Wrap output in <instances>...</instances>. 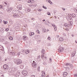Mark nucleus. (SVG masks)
Here are the masks:
<instances>
[{"instance_id":"obj_60","label":"nucleus","mask_w":77,"mask_h":77,"mask_svg":"<svg viewBox=\"0 0 77 77\" xmlns=\"http://www.w3.org/2000/svg\"><path fill=\"white\" fill-rule=\"evenodd\" d=\"M28 3H30V0H29L28 1Z\"/></svg>"},{"instance_id":"obj_19","label":"nucleus","mask_w":77,"mask_h":77,"mask_svg":"<svg viewBox=\"0 0 77 77\" xmlns=\"http://www.w3.org/2000/svg\"><path fill=\"white\" fill-rule=\"evenodd\" d=\"M8 39H10V40H12L13 39V38L12 36H10V37L8 38Z\"/></svg>"},{"instance_id":"obj_58","label":"nucleus","mask_w":77,"mask_h":77,"mask_svg":"<svg viewBox=\"0 0 77 77\" xmlns=\"http://www.w3.org/2000/svg\"><path fill=\"white\" fill-rule=\"evenodd\" d=\"M5 4L6 5H7V3L6 2H4Z\"/></svg>"},{"instance_id":"obj_40","label":"nucleus","mask_w":77,"mask_h":77,"mask_svg":"<svg viewBox=\"0 0 77 77\" xmlns=\"http://www.w3.org/2000/svg\"><path fill=\"white\" fill-rule=\"evenodd\" d=\"M50 45H51V44H50V43H48V46H50Z\"/></svg>"},{"instance_id":"obj_38","label":"nucleus","mask_w":77,"mask_h":77,"mask_svg":"<svg viewBox=\"0 0 77 77\" xmlns=\"http://www.w3.org/2000/svg\"><path fill=\"white\" fill-rule=\"evenodd\" d=\"M69 15L71 17L70 18H71V17H72L73 18V17H72V14H70Z\"/></svg>"},{"instance_id":"obj_23","label":"nucleus","mask_w":77,"mask_h":77,"mask_svg":"<svg viewBox=\"0 0 77 77\" xmlns=\"http://www.w3.org/2000/svg\"><path fill=\"white\" fill-rule=\"evenodd\" d=\"M42 8H44V9H47V7H45L44 6H42Z\"/></svg>"},{"instance_id":"obj_49","label":"nucleus","mask_w":77,"mask_h":77,"mask_svg":"<svg viewBox=\"0 0 77 77\" xmlns=\"http://www.w3.org/2000/svg\"><path fill=\"white\" fill-rule=\"evenodd\" d=\"M42 74H45V72H43Z\"/></svg>"},{"instance_id":"obj_21","label":"nucleus","mask_w":77,"mask_h":77,"mask_svg":"<svg viewBox=\"0 0 77 77\" xmlns=\"http://www.w3.org/2000/svg\"><path fill=\"white\" fill-rule=\"evenodd\" d=\"M22 72V74L23 75H26L27 74V73H23V72Z\"/></svg>"},{"instance_id":"obj_47","label":"nucleus","mask_w":77,"mask_h":77,"mask_svg":"<svg viewBox=\"0 0 77 77\" xmlns=\"http://www.w3.org/2000/svg\"><path fill=\"white\" fill-rule=\"evenodd\" d=\"M0 8H3V6L0 5Z\"/></svg>"},{"instance_id":"obj_52","label":"nucleus","mask_w":77,"mask_h":77,"mask_svg":"<svg viewBox=\"0 0 77 77\" xmlns=\"http://www.w3.org/2000/svg\"><path fill=\"white\" fill-rule=\"evenodd\" d=\"M38 11L39 12H41V11H42V10H41V9H39L38 10Z\"/></svg>"},{"instance_id":"obj_39","label":"nucleus","mask_w":77,"mask_h":77,"mask_svg":"<svg viewBox=\"0 0 77 77\" xmlns=\"http://www.w3.org/2000/svg\"><path fill=\"white\" fill-rule=\"evenodd\" d=\"M33 67L34 68H36V65H34V66H33Z\"/></svg>"},{"instance_id":"obj_45","label":"nucleus","mask_w":77,"mask_h":77,"mask_svg":"<svg viewBox=\"0 0 77 77\" xmlns=\"http://www.w3.org/2000/svg\"><path fill=\"white\" fill-rule=\"evenodd\" d=\"M49 60H50V61H51H51L52 60V59H51V58H50Z\"/></svg>"},{"instance_id":"obj_55","label":"nucleus","mask_w":77,"mask_h":77,"mask_svg":"<svg viewBox=\"0 0 77 77\" xmlns=\"http://www.w3.org/2000/svg\"><path fill=\"white\" fill-rule=\"evenodd\" d=\"M34 65H35V64H34V63H33V64H32V66H34Z\"/></svg>"},{"instance_id":"obj_27","label":"nucleus","mask_w":77,"mask_h":77,"mask_svg":"<svg viewBox=\"0 0 77 77\" xmlns=\"http://www.w3.org/2000/svg\"><path fill=\"white\" fill-rule=\"evenodd\" d=\"M8 30H9V29L8 28L6 29H5V31H6V32H8Z\"/></svg>"},{"instance_id":"obj_33","label":"nucleus","mask_w":77,"mask_h":77,"mask_svg":"<svg viewBox=\"0 0 77 77\" xmlns=\"http://www.w3.org/2000/svg\"><path fill=\"white\" fill-rule=\"evenodd\" d=\"M41 57H42L43 58H44V55H42Z\"/></svg>"},{"instance_id":"obj_5","label":"nucleus","mask_w":77,"mask_h":77,"mask_svg":"<svg viewBox=\"0 0 77 77\" xmlns=\"http://www.w3.org/2000/svg\"><path fill=\"white\" fill-rule=\"evenodd\" d=\"M13 71H14V69L13 68H11L9 69L8 71L10 73H12Z\"/></svg>"},{"instance_id":"obj_18","label":"nucleus","mask_w":77,"mask_h":77,"mask_svg":"<svg viewBox=\"0 0 77 77\" xmlns=\"http://www.w3.org/2000/svg\"><path fill=\"white\" fill-rule=\"evenodd\" d=\"M59 40L60 41H62L63 40V38H60Z\"/></svg>"},{"instance_id":"obj_13","label":"nucleus","mask_w":77,"mask_h":77,"mask_svg":"<svg viewBox=\"0 0 77 77\" xmlns=\"http://www.w3.org/2000/svg\"><path fill=\"white\" fill-rule=\"evenodd\" d=\"M34 35V32H33L30 33L29 34V36H31L32 35Z\"/></svg>"},{"instance_id":"obj_37","label":"nucleus","mask_w":77,"mask_h":77,"mask_svg":"<svg viewBox=\"0 0 77 77\" xmlns=\"http://www.w3.org/2000/svg\"><path fill=\"white\" fill-rule=\"evenodd\" d=\"M37 6V5L36 4H35L34 5H33L32 6Z\"/></svg>"},{"instance_id":"obj_50","label":"nucleus","mask_w":77,"mask_h":77,"mask_svg":"<svg viewBox=\"0 0 77 77\" xmlns=\"http://www.w3.org/2000/svg\"><path fill=\"white\" fill-rule=\"evenodd\" d=\"M31 77H35V76L34 75H32Z\"/></svg>"},{"instance_id":"obj_46","label":"nucleus","mask_w":77,"mask_h":77,"mask_svg":"<svg viewBox=\"0 0 77 77\" xmlns=\"http://www.w3.org/2000/svg\"><path fill=\"white\" fill-rule=\"evenodd\" d=\"M66 66L69 65L68 63H66Z\"/></svg>"},{"instance_id":"obj_22","label":"nucleus","mask_w":77,"mask_h":77,"mask_svg":"<svg viewBox=\"0 0 77 77\" xmlns=\"http://www.w3.org/2000/svg\"><path fill=\"white\" fill-rule=\"evenodd\" d=\"M75 17V14H72V17H73V18H74Z\"/></svg>"},{"instance_id":"obj_42","label":"nucleus","mask_w":77,"mask_h":77,"mask_svg":"<svg viewBox=\"0 0 77 77\" xmlns=\"http://www.w3.org/2000/svg\"><path fill=\"white\" fill-rule=\"evenodd\" d=\"M27 73V71H25L24 72H23V73Z\"/></svg>"},{"instance_id":"obj_8","label":"nucleus","mask_w":77,"mask_h":77,"mask_svg":"<svg viewBox=\"0 0 77 77\" xmlns=\"http://www.w3.org/2000/svg\"><path fill=\"white\" fill-rule=\"evenodd\" d=\"M66 18L67 20H72V18L71 17H70L68 16H67Z\"/></svg>"},{"instance_id":"obj_7","label":"nucleus","mask_w":77,"mask_h":77,"mask_svg":"<svg viewBox=\"0 0 77 77\" xmlns=\"http://www.w3.org/2000/svg\"><path fill=\"white\" fill-rule=\"evenodd\" d=\"M22 6V5H20L17 6V8L18 9H19V10H21V9H22V7H21Z\"/></svg>"},{"instance_id":"obj_1","label":"nucleus","mask_w":77,"mask_h":77,"mask_svg":"<svg viewBox=\"0 0 77 77\" xmlns=\"http://www.w3.org/2000/svg\"><path fill=\"white\" fill-rule=\"evenodd\" d=\"M0 51L2 53H5L4 51V48L1 45H0Z\"/></svg>"},{"instance_id":"obj_15","label":"nucleus","mask_w":77,"mask_h":77,"mask_svg":"<svg viewBox=\"0 0 77 77\" xmlns=\"http://www.w3.org/2000/svg\"><path fill=\"white\" fill-rule=\"evenodd\" d=\"M75 53H74V52H73L72 54L71 55V56L72 57H74V56H75Z\"/></svg>"},{"instance_id":"obj_14","label":"nucleus","mask_w":77,"mask_h":77,"mask_svg":"<svg viewBox=\"0 0 77 77\" xmlns=\"http://www.w3.org/2000/svg\"><path fill=\"white\" fill-rule=\"evenodd\" d=\"M29 50H25V51L24 52L26 54H28V53H29Z\"/></svg>"},{"instance_id":"obj_56","label":"nucleus","mask_w":77,"mask_h":77,"mask_svg":"<svg viewBox=\"0 0 77 77\" xmlns=\"http://www.w3.org/2000/svg\"><path fill=\"white\" fill-rule=\"evenodd\" d=\"M34 65H36V63L35 62V63H34Z\"/></svg>"},{"instance_id":"obj_32","label":"nucleus","mask_w":77,"mask_h":77,"mask_svg":"<svg viewBox=\"0 0 77 77\" xmlns=\"http://www.w3.org/2000/svg\"><path fill=\"white\" fill-rule=\"evenodd\" d=\"M64 26H65V27H68V26L67 25V24H64Z\"/></svg>"},{"instance_id":"obj_17","label":"nucleus","mask_w":77,"mask_h":77,"mask_svg":"<svg viewBox=\"0 0 77 77\" xmlns=\"http://www.w3.org/2000/svg\"><path fill=\"white\" fill-rule=\"evenodd\" d=\"M48 3H50L51 5H52L53 4V3H52V2H51V1H50V0H48Z\"/></svg>"},{"instance_id":"obj_6","label":"nucleus","mask_w":77,"mask_h":77,"mask_svg":"<svg viewBox=\"0 0 77 77\" xmlns=\"http://www.w3.org/2000/svg\"><path fill=\"white\" fill-rule=\"evenodd\" d=\"M67 74H68V73H67V72H64L63 73V76L66 77V76H67Z\"/></svg>"},{"instance_id":"obj_41","label":"nucleus","mask_w":77,"mask_h":77,"mask_svg":"<svg viewBox=\"0 0 77 77\" xmlns=\"http://www.w3.org/2000/svg\"><path fill=\"white\" fill-rule=\"evenodd\" d=\"M70 68H73V66L72 65H70Z\"/></svg>"},{"instance_id":"obj_43","label":"nucleus","mask_w":77,"mask_h":77,"mask_svg":"<svg viewBox=\"0 0 77 77\" xmlns=\"http://www.w3.org/2000/svg\"><path fill=\"white\" fill-rule=\"evenodd\" d=\"M48 40H50V37H48Z\"/></svg>"},{"instance_id":"obj_4","label":"nucleus","mask_w":77,"mask_h":77,"mask_svg":"<svg viewBox=\"0 0 77 77\" xmlns=\"http://www.w3.org/2000/svg\"><path fill=\"white\" fill-rule=\"evenodd\" d=\"M63 49V48H59L58 51L59 52H60V53L62 52V50Z\"/></svg>"},{"instance_id":"obj_26","label":"nucleus","mask_w":77,"mask_h":77,"mask_svg":"<svg viewBox=\"0 0 77 77\" xmlns=\"http://www.w3.org/2000/svg\"><path fill=\"white\" fill-rule=\"evenodd\" d=\"M54 14H56V12H57V11L54 10Z\"/></svg>"},{"instance_id":"obj_2","label":"nucleus","mask_w":77,"mask_h":77,"mask_svg":"<svg viewBox=\"0 0 77 77\" xmlns=\"http://www.w3.org/2000/svg\"><path fill=\"white\" fill-rule=\"evenodd\" d=\"M16 62L17 63V65H19L22 63V61L20 59H16Z\"/></svg>"},{"instance_id":"obj_61","label":"nucleus","mask_w":77,"mask_h":77,"mask_svg":"<svg viewBox=\"0 0 77 77\" xmlns=\"http://www.w3.org/2000/svg\"><path fill=\"white\" fill-rule=\"evenodd\" d=\"M75 12H76L77 13V10L76 9V10H75Z\"/></svg>"},{"instance_id":"obj_12","label":"nucleus","mask_w":77,"mask_h":77,"mask_svg":"<svg viewBox=\"0 0 77 77\" xmlns=\"http://www.w3.org/2000/svg\"><path fill=\"white\" fill-rule=\"evenodd\" d=\"M41 53H43V54H44V53H45V50L42 49L41 51Z\"/></svg>"},{"instance_id":"obj_24","label":"nucleus","mask_w":77,"mask_h":77,"mask_svg":"<svg viewBox=\"0 0 77 77\" xmlns=\"http://www.w3.org/2000/svg\"><path fill=\"white\" fill-rule=\"evenodd\" d=\"M3 23H4L5 24H7V23H6V21H5L4 20L3 21Z\"/></svg>"},{"instance_id":"obj_28","label":"nucleus","mask_w":77,"mask_h":77,"mask_svg":"<svg viewBox=\"0 0 77 77\" xmlns=\"http://www.w3.org/2000/svg\"><path fill=\"white\" fill-rule=\"evenodd\" d=\"M4 66H5V67H6V68H8V65L5 64V65H4Z\"/></svg>"},{"instance_id":"obj_25","label":"nucleus","mask_w":77,"mask_h":77,"mask_svg":"<svg viewBox=\"0 0 77 77\" xmlns=\"http://www.w3.org/2000/svg\"><path fill=\"white\" fill-rule=\"evenodd\" d=\"M42 77H45V74H44V75L43 74H42Z\"/></svg>"},{"instance_id":"obj_53","label":"nucleus","mask_w":77,"mask_h":77,"mask_svg":"<svg viewBox=\"0 0 77 77\" xmlns=\"http://www.w3.org/2000/svg\"><path fill=\"white\" fill-rule=\"evenodd\" d=\"M39 69H40V67L38 66V70H39Z\"/></svg>"},{"instance_id":"obj_54","label":"nucleus","mask_w":77,"mask_h":77,"mask_svg":"<svg viewBox=\"0 0 77 77\" xmlns=\"http://www.w3.org/2000/svg\"><path fill=\"white\" fill-rule=\"evenodd\" d=\"M14 76L15 77H17V74L14 75Z\"/></svg>"},{"instance_id":"obj_64","label":"nucleus","mask_w":77,"mask_h":77,"mask_svg":"<svg viewBox=\"0 0 77 77\" xmlns=\"http://www.w3.org/2000/svg\"><path fill=\"white\" fill-rule=\"evenodd\" d=\"M75 42L76 43H77V41L75 40Z\"/></svg>"},{"instance_id":"obj_11","label":"nucleus","mask_w":77,"mask_h":77,"mask_svg":"<svg viewBox=\"0 0 77 77\" xmlns=\"http://www.w3.org/2000/svg\"><path fill=\"white\" fill-rule=\"evenodd\" d=\"M4 29H3V28H2L1 29L0 32H1L2 33H4Z\"/></svg>"},{"instance_id":"obj_34","label":"nucleus","mask_w":77,"mask_h":77,"mask_svg":"<svg viewBox=\"0 0 77 77\" xmlns=\"http://www.w3.org/2000/svg\"><path fill=\"white\" fill-rule=\"evenodd\" d=\"M30 9L29 8H28L27 9V11L28 12H30Z\"/></svg>"},{"instance_id":"obj_10","label":"nucleus","mask_w":77,"mask_h":77,"mask_svg":"<svg viewBox=\"0 0 77 77\" xmlns=\"http://www.w3.org/2000/svg\"><path fill=\"white\" fill-rule=\"evenodd\" d=\"M3 68L5 71H6V70H8V68L6 67L5 66H3Z\"/></svg>"},{"instance_id":"obj_9","label":"nucleus","mask_w":77,"mask_h":77,"mask_svg":"<svg viewBox=\"0 0 77 77\" xmlns=\"http://www.w3.org/2000/svg\"><path fill=\"white\" fill-rule=\"evenodd\" d=\"M23 39H24V40H27V39H28V37H26V36H23Z\"/></svg>"},{"instance_id":"obj_57","label":"nucleus","mask_w":77,"mask_h":77,"mask_svg":"<svg viewBox=\"0 0 77 77\" xmlns=\"http://www.w3.org/2000/svg\"><path fill=\"white\" fill-rule=\"evenodd\" d=\"M40 56H38V59H39V58H40Z\"/></svg>"},{"instance_id":"obj_44","label":"nucleus","mask_w":77,"mask_h":77,"mask_svg":"<svg viewBox=\"0 0 77 77\" xmlns=\"http://www.w3.org/2000/svg\"><path fill=\"white\" fill-rule=\"evenodd\" d=\"M62 9H63V11H65V8H62Z\"/></svg>"},{"instance_id":"obj_59","label":"nucleus","mask_w":77,"mask_h":77,"mask_svg":"<svg viewBox=\"0 0 77 77\" xmlns=\"http://www.w3.org/2000/svg\"><path fill=\"white\" fill-rule=\"evenodd\" d=\"M57 27H56V26H54V28H56V29H57Z\"/></svg>"},{"instance_id":"obj_48","label":"nucleus","mask_w":77,"mask_h":77,"mask_svg":"<svg viewBox=\"0 0 77 77\" xmlns=\"http://www.w3.org/2000/svg\"><path fill=\"white\" fill-rule=\"evenodd\" d=\"M75 77H77V74H76L75 75Z\"/></svg>"},{"instance_id":"obj_20","label":"nucleus","mask_w":77,"mask_h":77,"mask_svg":"<svg viewBox=\"0 0 77 77\" xmlns=\"http://www.w3.org/2000/svg\"><path fill=\"white\" fill-rule=\"evenodd\" d=\"M16 75H17L18 77H19L20 76V72H18L16 73Z\"/></svg>"},{"instance_id":"obj_35","label":"nucleus","mask_w":77,"mask_h":77,"mask_svg":"<svg viewBox=\"0 0 77 77\" xmlns=\"http://www.w3.org/2000/svg\"><path fill=\"white\" fill-rule=\"evenodd\" d=\"M11 53L12 55H15V52H12Z\"/></svg>"},{"instance_id":"obj_29","label":"nucleus","mask_w":77,"mask_h":77,"mask_svg":"<svg viewBox=\"0 0 77 77\" xmlns=\"http://www.w3.org/2000/svg\"><path fill=\"white\" fill-rule=\"evenodd\" d=\"M13 69H14V70L12 71V72H15V71H16V69H15V68H13Z\"/></svg>"},{"instance_id":"obj_62","label":"nucleus","mask_w":77,"mask_h":77,"mask_svg":"<svg viewBox=\"0 0 77 77\" xmlns=\"http://www.w3.org/2000/svg\"><path fill=\"white\" fill-rule=\"evenodd\" d=\"M14 16L15 17H16V16H17V15H16V14H14Z\"/></svg>"},{"instance_id":"obj_30","label":"nucleus","mask_w":77,"mask_h":77,"mask_svg":"<svg viewBox=\"0 0 77 77\" xmlns=\"http://www.w3.org/2000/svg\"><path fill=\"white\" fill-rule=\"evenodd\" d=\"M48 15H51V14L50 12H48Z\"/></svg>"},{"instance_id":"obj_63","label":"nucleus","mask_w":77,"mask_h":77,"mask_svg":"<svg viewBox=\"0 0 77 77\" xmlns=\"http://www.w3.org/2000/svg\"><path fill=\"white\" fill-rule=\"evenodd\" d=\"M7 60V58H5V61H6Z\"/></svg>"},{"instance_id":"obj_36","label":"nucleus","mask_w":77,"mask_h":77,"mask_svg":"<svg viewBox=\"0 0 77 77\" xmlns=\"http://www.w3.org/2000/svg\"><path fill=\"white\" fill-rule=\"evenodd\" d=\"M36 32H38V33H39V31L38 30H37L36 31Z\"/></svg>"},{"instance_id":"obj_3","label":"nucleus","mask_w":77,"mask_h":77,"mask_svg":"<svg viewBox=\"0 0 77 77\" xmlns=\"http://www.w3.org/2000/svg\"><path fill=\"white\" fill-rule=\"evenodd\" d=\"M17 12H20V11L17 10H14L13 11V13L14 14H16Z\"/></svg>"},{"instance_id":"obj_31","label":"nucleus","mask_w":77,"mask_h":77,"mask_svg":"<svg viewBox=\"0 0 77 77\" xmlns=\"http://www.w3.org/2000/svg\"><path fill=\"white\" fill-rule=\"evenodd\" d=\"M34 3H35V1L34 0H32V2H31L32 4H33Z\"/></svg>"},{"instance_id":"obj_51","label":"nucleus","mask_w":77,"mask_h":77,"mask_svg":"<svg viewBox=\"0 0 77 77\" xmlns=\"http://www.w3.org/2000/svg\"><path fill=\"white\" fill-rule=\"evenodd\" d=\"M43 65H47V64H46V63H43Z\"/></svg>"},{"instance_id":"obj_16","label":"nucleus","mask_w":77,"mask_h":77,"mask_svg":"<svg viewBox=\"0 0 77 77\" xmlns=\"http://www.w3.org/2000/svg\"><path fill=\"white\" fill-rule=\"evenodd\" d=\"M4 75L2 73H0V77H4Z\"/></svg>"}]
</instances>
